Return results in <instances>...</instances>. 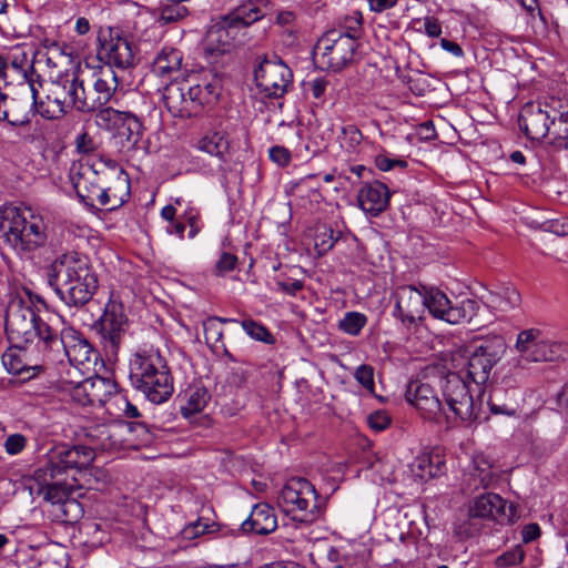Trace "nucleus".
<instances>
[{
  "label": "nucleus",
  "instance_id": "f257e3e1",
  "mask_svg": "<svg viewBox=\"0 0 568 568\" xmlns=\"http://www.w3.org/2000/svg\"><path fill=\"white\" fill-rule=\"evenodd\" d=\"M47 463L34 471L38 493L45 501L60 505L64 516L71 509H79V503L72 497L73 484L69 483V471L80 470L94 458L93 448L84 445H58L48 453Z\"/></svg>",
  "mask_w": 568,
  "mask_h": 568
},
{
  "label": "nucleus",
  "instance_id": "f03ea898",
  "mask_svg": "<svg viewBox=\"0 0 568 568\" xmlns=\"http://www.w3.org/2000/svg\"><path fill=\"white\" fill-rule=\"evenodd\" d=\"M48 283L69 307L88 304L99 287L98 274L89 257L74 251L58 255L48 267Z\"/></svg>",
  "mask_w": 568,
  "mask_h": 568
},
{
  "label": "nucleus",
  "instance_id": "7ed1b4c3",
  "mask_svg": "<svg viewBox=\"0 0 568 568\" xmlns=\"http://www.w3.org/2000/svg\"><path fill=\"white\" fill-rule=\"evenodd\" d=\"M132 388L152 404L168 402L174 392V378L168 359L153 344L138 346L129 358Z\"/></svg>",
  "mask_w": 568,
  "mask_h": 568
},
{
  "label": "nucleus",
  "instance_id": "20e7f679",
  "mask_svg": "<svg viewBox=\"0 0 568 568\" xmlns=\"http://www.w3.org/2000/svg\"><path fill=\"white\" fill-rule=\"evenodd\" d=\"M0 231L4 243L24 260H33L48 244L44 219L31 207H4L0 211Z\"/></svg>",
  "mask_w": 568,
  "mask_h": 568
},
{
  "label": "nucleus",
  "instance_id": "39448f33",
  "mask_svg": "<svg viewBox=\"0 0 568 568\" xmlns=\"http://www.w3.org/2000/svg\"><path fill=\"white\" fill-rule=\"evenodd\" d=\"M53 331L30 303L22 298H13L9 303L6 314V334L14 347L27 348L37 339L36 346L43 355Z\"/></svg>",
  "mask_w": 568,
  "mask_h": 568
},
{
  "label": "nucleus",
  "instance_id": "423d86ee",
  "mask_svg": "<svg viewBox=\"0 0 568 568\" xmlns=\"http://www.w3.org/2000/svg\"><path fill=\"white\" fill-rule=\"evenodd\" d=\"M443 404L447 415H443L447 423L450 419L471 424L486 419L483 412L485 392L479 395L474 384L457 373L447 374L442 381Z\"/></svg>",
  "mask_w": 568,
  "mask_h": 568
},
{
  "label": "nucleus",
  "instance_id": "0eeeda50",
  "mask_svg": "<svg viewBox=\"0 0 568 568\" xmlns=\"http://www.w3.org/2000/svg\"><path fill=\"white\" fill-rule=\"evenodd\" d=\"M314 485L305 478L293 477L281 490L278 503L283 511L301 524H312L322 515V504Z\"/></svg>",
  "mask_w": 568,
  "mask_h": 568
},
{
  "label": "nucleus",
  "instance_id": "6e6552de",
  "mask_svg": "<svg viewBox=\"0 0 568 568\" xmlns=\"http://www.w3.org/2000/svg\"><path fill=\"white\" fill-rule=\"evenodd\" d=\"M93 348L87 338L73 327L54 329L42 356L44 364H62L68 361L73 366L91 362Z\"/></svg>",
  "mask_w": 568,
  "mask_h": 568
},
{
  "label": "nucleus",
  "instance_id": "1a4fd4ad",
  "mask_svg": "<svg viewBox=\"0 0 568 568\" xmlns=\"http://www.w3.org/2000/svg\"><path fill=\"white\" fill-rule=\"evenodd\" d=\"M105 353L116 356L129 329V318L118 293L111 292L102 315L93 324Z\"/></svg>",
  "mask_w": 568,
  "mask_h": 568
},
{
  "label": "nucleus",
  "instance_id": "9d476101",
  "mask_svg": "<svg viewBox=\"0 0 568 568\" xmlns=\"http://www.w3.org/2000/svg\"><path fill=\"white\" fill-rule=\"evenodd\" d=\"M79 87L75 71L58 75L50 82L45 100L39 101L38 113L47 120H57L72 109L78 111Z\"/></svg>",
  "mask_w": 568,
  "mask_h": 568
},
{
  "label": "nucleus",
  "instance_id": "9b49d317",
  "mask_svg": "<svg viewBox=\"0 0 568 568\" xmlns=\"http://www.w3.org/2000/svg\"><path fill=\"white\" fill-rule=\"evenodd\" d=\"M506 349L501 337L483 341L469 353L465 367V378L476 386L479 395L483 385L489 379L493 367L500 361Z\"/></svg>",
  "mask_w": 568,
  "mask_h": 568
},
{
  "label": "nucleus",
  "instance_id": "f8f14e48",
  "mask_svg": "<svg viewBox=\"0 0 568 568\" xmlns=\"http://www.w3.org/2000/svg\"><path fill=\"white\" fill-rule=\"evenodd\" d=\"M435 318L456 325L471 322L477 315L479 304L475 300L466 298L454 305L448 296L437 287L425 286V310Z\"/></svg>",
  "mask_w": 568,
  "mask_h": 568
},
{
  "label": "nucleus",
  "instance_id": "ddd939ff",
  "mask_svg": "<svg viewBox=\"0 0 568 568\" xmlns=\"http://www.w3.org/2000/svg\"><path fill=\"white\" fill-rule=\"evenodd\" d=\"M98 57L104 67L126 70L134 64L132 43L119 27H101L98 33Z\"/></svg>",
  "mask_w": 568,
  "mask_h": 568
},
{
  "label": "nucleus",
  "instance_id": "4468645a",
  "mask_svg": "<svg viewBox=\"0 0 568 568\" xmlns=\"http://www.w3.org/2000/svg\"><path fill=\"white\" fill-rule=\"evenodd\" d=\"M254 79L260 93L266 98L278 99L292 87L293 72L276 55L264 57L254 69Z\"/></svg>",
  "mask_w": 568,
  "mask_h": 568
},
{
  "label": "nucleus",
  "instance_id": "2eb2a0df",
  "mask_svg": "<svg viewBox=\"0 0 568 568\" xmlns=\"http://www.w3.org/2000/svg\"><path fill=\"white\" fill-rule=\"evenodd\" d=\"M516 351L527 362H552L568 353L566 344L546 339L538 328H528L518 333Z\"/></svg>",
  "mask_w": 568,
  "mask_h": 568
},
{
  "label": "nucleus",
  "instance_id": "dca6fc26",
  "mask_svg": "<svg viewBox=\"0 0 568 568\" xmlns=\"http://www.w3.org/2000/svg\"><path fill=\"white\" fill-rule=\"evenodd\" d=\"M357 47L355 40L342 38L335 30H329L320 38L315 54L323 68L339 71L353 60Z\"/></svg>",
  "mask_w": 568,
  "mask_h": 568
},
{
  "label": "nucleus",
  "instance_id": "f3484780",
  "mask_svg": "<svg viewBox=\"0 0 568 568\" xmlns=\"http://www.w3.org/2000/svg\"><path fill=\"white\" fill-rule=\"evenodd\" d=\"M163 100L168 111L180 119L196 116L202 111L204 100L200 84L190 85L185 81L171 82L164 88Z\"/></svg>",
  "mask_w": 568,
  "mask_h": 568
},
{
  "label": "nucleus",
  "instance_id": "a211bd4d",
  "mask_svg": "<svg viewBox=\"0 0 568 568\" xmlns=\"http://www.w3.org/2000/svg\"><path fill=\"white\" fill-rule=\"evenodd\" d=\"M395 305L392 315L400 325L410 331L423 320L425 313V286L417 288L413 285H403L394 293Z\"/></svg>",
  "mask_w": 568,
  "mask_h": 568
},
{
  "label": "nucleus",
  "instance_id": "6ab92c4d",
  "mask_svg": "<svg viewBox=\"0 0 568 568\" xmlns=\"http://www.w3.org/2000/svg\"><path fill=\"white\" fill-rule=\"evenodd\" d=\"M28 89L31 100L28 97H9L0 91V121H6L11 126H27L30 124L34 113H38V90L32 80H28Z\"/></svg>",
  "mask_w": 568,
  "mask_h": 568
},
{
  "label": "nucleus",
  "instance_id": "aec40b11",
  "mask_svg": "<svg viewBox=\"0 0 568 568\" xmlns=\"http://www.w3.org/2000/svg\"><path fill=\"white\" fill-rule=\"evenodd\" d=\"M118 384L108 377L93 376L78 383L72 389V398L85 406L103 407L118 398Z\"/></svg>",
  "mask_w": 568,
  "mask_h": 568
},
{
  "label": "nucleus",
  "instance_id": "412c9836",
  "mask_svg": "<svg viewBox=\"0 0 568 568\" xmlns=\"http://www.w3.org/2000/svg\"><path fill=\"white\" fill-rule=\"evenodd\" d=\"M405 397L413 405L424 419L439 422L443 415H447L446 407L437 392L428 383L419 381L410 382L407 386Z\"/></svg>",
  "mask_w": 568,
  "mask_h": 568
},
{
  "label": "nucleus",
  "instance_id": "4be33fe9",
  "mask_svg": "<svg viewBox=\"0 0 568 568\" xmlns=\"http://www.w3.org/2000/svg\"><path fill=\"white\" fill-rule=\"evenodd\" d=\"M552 100L542 106L540 103H526L519 114L518 123L524 134L530 139L539 141L548 140L550 126L552 124Z\"/></svg>",
  "mask_w": 568,
  "mask_h": 568
},
{
  "label": "nucleus",
  "instance_id": "5701e85b",
  "mask_svg": "<svg viewBox=\"0 0 568 568\" xmlns=\"http://www.w3.org/2000/svg\"><path fill=\"white\" fill-rule=\"evenodd\" d=\"M552 124L546 141L547 146L556 153H568V97L552 99Z\"/></svg>",
  "mask_w": 568,
  "mask_h": 568
},
{
  "label": "nucleus",
  "instance_id": "b1692460",
  "mask_svg": "<svg viewBox=\"0 0 568 568\" xmlns=\"http://www.w3.org/2000/svg\"><path fill=\"white\" fill-rule=\"evenodd\" d=\"M144 131L142 118L129 111L114 131V136L120 144V151L129 154L140 150Z\"/></svg>",
  "mask_w": 568,
  "mask_h": 568
},
{
  "label": "nucleus",
  "instance_id": "393cba45",
  "mask_svg": "<svg viewBox=\"0 0 568 568\" xmlns=\"http://www.w3.org/2000/svg\"><path fill=\"white\" fill-rule=\"evenodd\" d=\"M104 183V178L91 169L83 170L73 178L77 195L84 205L90 207L100 205V193H102Z\"/></svg>",
  "mask_w": 568,
  "mask_h": 568
},
{
  "label": "nucleus",
  "instance_id": "a878e982",
  "mask_svg": "<svg viewBox=\"0 0 568 568\" xmlns=\"http://www.w3.org/2000/svg\"><path fill=\"white\" fill-rule=\"evenodd\" d=\"M390 192L386 184L379 181L365 183L357 195L361 209L372 215L377 216L388 206Z\"/></svg>",
  "mask_w": 568,
  "mask_h": 568
},
{
  "label": "nucleus",
  "instance_id": "bb28decb",
  "mask_svg": "<svg viewBox=\"0 0 568 568\" xmlns=\"http://www.w3.org/2000/svg\"><path fill=\"white\" fill-rule=\"evenodd\" d=\"M277 528V519L273 507L266 503L256 504L246 520L241 525L244 532L268 535Z\"/></svg>",
  "mask_w": 568,
  "mask_h": 568
},
{
  "label": "nucleus",
  "instance_id": "cd10ccee",
  "mask_svg": "<svg viewBox=\"0 0 568 568\" xmlns=\"http://www.w3.org/2000/svg\"><path fill=\"white\" fill-rule=\"evenodd\" d=\"M507 501L495 493H485L475 497L469 507L474 518L500 520L506 518Z\"/></svg>",
  "mask_w": 568,
  "mask_h": 568
},
{
  "label": "nucleus",
  "instance_id": "c85d7f7f",
  "mask_svg": "<svg viewBox=\"0 0 568 568\" xmlns=\"http://www.w3.org/2000/svg\"><path fill=\"white\" fill-rule=\"evenodd\" d=\"M196 148L222 163H227L230 159V140L224 131H207L199 139Z\"/></svg>",
  "mask_w": 568,
  "mask_h": 568
},
{
  "label": "nucleus",
  "instance_id": "c756f323",
  "mask_svg": "<svg viewBox=\"0 0 568 568\" xmlns=\"http://www.w3.org/2000/svg\"><path fill=\"white\" fill-rule=\"evenodd\" d=\"M445 463L438 454L423 453L409 464V471L417 480H428L444 473Z\"/></svg>",
  "mask_w": 568,
  "mask_h": 568
},
{
  "label": "nucleus",
  "instance_id": "7c9ffc66",
  "mask_svg": "<svg viewBox=\"0 0 568 568\" xmlns=\"http://www.w3.org/2000/svg\"><path fill=\"white\" fill-rule=\"evenodd\" d=\"M99 206L113 211L122 206L130 197V182L128 175L120 172L112 185L103 186Z\"/></svg>",
  "mask_w": 568,
  "mask_h": 568
},
{
  "label": "nucleus",
  "instance_id": "2f4dec72",
  "mask_svg": "<svg viewBox=\"0 0 568 568\" xmlns=\"http://www.w3.org/2000/svg\"><path fill=\"white\" fill-rule=\"evenodd\" d=\"M183 53L181 50L164 45L155 55L152 70L159 77H172L181 70Z\"/></svg>",
  "mask_w": 568,
  "mask_h": 568
},
{
  "label": "nucleus",
  "instance_id": "473e14b6",
  "mask_svg": "<svg viewBox=\"0 0 568 568\" xmlns=\"http://www.w3.org/2000/svg\"><path fill=\"white\" fill-rule=\"evenodd\" d=\"M234 48L235 47L231 42L230 37L223 32L217 23L211 27L205 40L204 52L206 59L211 62H215L217 57L230 53Z\"/></svg>",
  "mask_w": 568,
  "mask_h": 568
},
{
  "label": "nucleus",
  "instance_id": "72a5a7b5",
  "mask_svg": "<svg viewBox=\"0 0 568 568\" xmlns=\"http://www.w3.org/2000/svg\"><path fill=\"white\" fill-rule=\"evenodd\" d=\"M92 84L101 95L104 104H108L112 101L118 90V74L111 67H101L92 74Z\"/></svg>",
  "mask_w": 568,
  "mask_h": 568
},
{
  "label": "nucleus",
  "instance_id": "f704fd0d",
  "mask_svg": "<svg viewBox=\"0 0 568 568\" xmlns=\"http://www.w3.org/2000/svg\"><path fill=\"white\" fill-rule=\"evenodd\" d=\"M486 301L491 307L507 312L519 306L520 294L511 285H501L494 291H489Z\"/></svg>",
  "mask_w": 568,
  "mask_h": 568
},
{
  "label": "nucleus",
  "instance_id": "c9c22d12",
  "mask_svg": "<svg viewBox=\"0 0 568 568\" xmlns=\"http://www.w3.org/2000/svg\"><path fill=\"white\" fill-rule=\"evenodd\" d=\"M267 0H248L230 12L246 29L265 16Z\"/></svg>",
  "mask_w": 568,
  "mask_h": 568
},
{
  "label": "nucleus",
  "instance_id": "e433bc0d",
  "mask_svg": "<svg viewBox=\"0 0 568 568\" xmlns=\"http://www.w3.org/2000/svg\"><path fill=\"white\" fill-rule=\"evenodd\" d=\"M116 430L114 426L102 424L91 429L88 437L95 448L112 450L121 446V439Z\"/></svg>",
  "mask_w": 568,
  "mask_h": 568
},
{
  "label": "nucleus",
  "instance_id": "4c0bfd02",
  "mask_svg": "<svg viewBox=\"0 0 568 568\" xmlns=\"http://www.w3.org/2000/svg\"><path fill=\"white\" fill-rule=\"evenodd\" d=\"M26 348H17L13 345L2 354L1 361L4 368L13 375H20L29 369H41L39 364L29 365L26 362Z\"/></svg>",
  "mask_w": 568,
  "mask_h": 568
},
{
  "label": "nucleus",
  "instance_id": "58836bf2",
  "mask_svg": "<svg viewBox=\"0 0 568 568\" xmlns=\"http://www.w3.org/2000/svg\"><path fill=\"white\" fill-rule=\"evenodd\" d=\"M129 111H119L112 106L103 105L94 110V123L104 131H115Z\"/></svg>",
  "mask_w": 568,
  "mask_h": 568
},
{
  "label": "nucleus",
  "instance_id": "ea45409f",
  "mask_svg": "<svg viewBox=\"0 0 568 568\" xmlns=\"http://www.w3.org/2000/svg\"><path fill=\"white\" fill-rule=\"evenodd\" d=\"M470 476L475 481L478 480L483 488H487L493 484L495 480L493 464L486 455L477 454L474 456Z\"/></svg>",
  "mask_w": 568,
  "mask_h": 568
},
{
  "label": "nucleus",
  "instance_id": "a19ab883",
  "mask_svg": "<svg viewBox=\"0 0 568 568\" xmlns=\"http://www.w3.org/2000/svg\"><path fill=\"white\" fill-rule=\"evenodd\" d=\"M104 104L101 95L98 93L93 84L85 88L84 81L80 79L78 111L81 113H92L94 110L102 108Z\"/></svg>",
  "mask_w": 568,
  "mask_h": 568
},
{
  "label": "nucleus",
  "instance_id": "79ce46f5",
  "mask_svg": "<svg viewBox=\"0 0 568 568\" xmlns=\"http://www.w3.org/2000/svg\"><path fill=\"white\" fill-rule=\"evenodd\" d=\"M217 26L230 37L234 47L241 45L245 42L246 28L240 23L232 14L223 16L217 22Z\"/></svg>",
  "mask_w": 568,
  "mask_h": 568
},
{
  "label": "nucleus",
  "instance_id": "37998d69",
  "mask_svg": "<svg viewBox=\"0 0 568 568\" xmlns=\"http://www.w3.org/2000/svg\"><path fill=\"white\" fill-rule=\"evenodd\" d=\"M367 316L361 312H347L344 317L338 322V329L349 336L359 335L361 331L367 324Z\"/></svg>",
  "mask_w": 568,
  "mask_h": 568
},
{
  "label": "nucleus",
  "instance_id": "c03bdc74",
  "mask_svg": "<svg viewBox=\"0 0 568 568\" xmlns=\"http://www.w3.org/2000/svg\"><path fill=\"white\" fill-rule=\"evenodd\" d=\"M204 338L209 346L219 349L224 347L223 329L219 325V316H211L203 321Z\"/></svg>",
  "mask_w": 568,
  "mask_h": 568
},
{
  "label": "nucleus",
  "instance_id": "a18cd8bd",
  "mask_svg": "<svg viewBox=\"0 0 568 568\" xmlns=\"http://www.w3.org/2000/svg\"><path fill=\"white\" fill-rule=\"evenodd\" d=\"M209 398L210 395L205 388H194L193 392L189 395L186 404L181 409L182 415L189 417L190 415L202 412L205 408Z\"/></svg>",
  "mask_w": 568,
  "mask_h": 568
},
{
  "label": "nucleus",
  "instance_id": "49530a36",
  "mask_svg": "<svg viewBox=\"0 0 568 568\" xmlns=\"http://www.w3.org/2000/svg\"><path fill=\"white\" fill-rule=\"evenodd\" d=\"M181 2H172L168 4H163L160 8L158 22L162 26L175 23L184 19L189 10L186 7L181 6Z\"/></svg>",
  "mask_w": 568,
  "mask_h": 568
},
{
  "label": "nucleus",
  "instance_id": "de8ad7c7",
  "mask_svg": "<svg viewBox=\"0 0 568 568\" xmlns=\"http://www.w3.org/2000/svg\"><path fill=\"white\" fill-rule=\"evenodd\" d=\"M241 326L244 332L255 341L263 342L265 344H273L275 341L267 327L252 318L241 321Z\"/></svg>",
  "mask_w": 568,
  "mask_h": 568
},
{
  "label": "nucleus",
  "instance_id": "09e8293b",
  "mask_svg": "<svg viewBox=\"0 0 568 568\" xmlns=\"http://www.w3.org/2000/svg\"><path fill=\"white\" fill-rule=\"evenodd\" d=\"M180 216L185 223V226H189L187 237L192 240L197 236L204 226L200 209L189 205Z\"/></svg>",
  "mask_w": 568,
  "mask_h": 568
},
{
  "label": "nucleus",
  "instance_id": "8fccbe9b",
  "mask_svg": "<svg viewBox=\"0 0 568 568\" xmlns=\"http://www.w3.org/2000/svg\"><path fill=\"white\" fill-rule=\"evenodd\" d=\"M336 240L337 237L334 236V231L331 227H318L314 237V247L317 254L322 256L331 251Z\"/></svg>",
  "mask_w": 568,
  "mask_h": 568
},
{
  "label": "nucleus",
  "instance_id": "3c124183",
  "mask_svg": "<svg viewBox=\"0 0 568 568\" xmlns=\"http://www.w3.org/2000/svg\"><path fill=\"white\" fill-rule=\"evenodd\" d=\"M341 144L347 152H356L357 148L359 146L363 134L361 130L353 125H346L342 129V138H341Z\"/></svg>",
  "mask_w": 568,
  "mask_h": 568
},
{
  "label": "nucleus",
  "instance_id": "603ef678",
  "mask_svg": "<svg viewBox=\"0 0 568 568\" xmlns=\"http://www.w3.org/2000/svg\"><path fill=\"white\" fill-rule=\"evenodd\" d=\"M274 283L276 285L277 291L290 296H295L296 293L303 290L304 287L303 280L285 274H280L278 276H276L274 278Z\"/></svg>",
  "mask_w": 568,
  "mask_h": 568
},
{
  "label": "nucleus",
  "instance_id": "864d4df0",
  "mask_svg": "<svg viewBox=\"0 0 568 568\" xmlns=\"http://www.w3.org/2000/svg\"><path fill=\"white\" fill-rule=\"evenodd\" d=\"M342 38H349L357 42L362 34V16L356 13L354 17H346L345 23L339 29H334Z\"/></svg>",
  "mask_w": 568,
  "mask_h": 568
},
{
  "label": "nucleus",
  "instance_id": "5fc2aeb1",
  "mask_svg": "<svg viewBox=\"0 0 568 568\" xmlns=\"http://www.w3.org/2000/svg\"><path fill=\"white\" fill-rule=\"evenodd\" d=\"M375 165L378 170L388 172L395 169L405 170L408 163L404 159L393 158L389 153H381L375 156Z\"/></svg>",
  "mask_w": 568,
  "mask_h": 568
},
{
  "label": "nucleus",
  "instance_id": "6e6d98bb",
  "mask_svg": "<svg viewBox=\"0 0 568 568\" xmlns=\"http://www.w3.org/2000/svg\"><path fill=\"white\" fill-rule=\"evenodd\" d=\"M525 552L520 546H516L507 550L496 558V566L498 568H508L520 564L524 560Z\"/></svg>",
  "mask_w": 568,
  "mask_h": 568
},
{
  "label": "nucleus",
  "instance_id": "4d7b16f0",
  "mask_svg": "<svg viewBox=\"0 0 568 568\" xmlns=\"http://www.w3.org/2000/svg\"><path fill=\"white\" fill-rule=\"evenodd\" d=\"M354 378L367 392H369L371 394L374 393V390H375V383H374V368H373V366L367 365V364L359 365L358 367H356V369L354 372Z\"/></svg>",
  "mask_w": 568,
  "mask_h": 568
},
{
  "label": "nucleus",
  "instance_id": "13d9d810",
  "mask_svg": "<svg viewBox=\"0 0 568 568\" xmlns=\"http://www.w3.org/2000/svg\"><path fill=\"white\" fill-rule=\"evenodd\" d=\"M328 85V80L324 77H316L307 80L304 83V90L311 93L315 100L324 101L325 92Z\"/></svg>",
  "mask_w": 568,
  "mask_h": 568
},
{
  "label": "nucleus",
  "instance_id": "bf43d9fd",
  "mask_svg": "<svg viewBox=\"0 0 568 568\" xmlns=\"http://www.w3.org/2000/svg\"><path fill=\"white\" fill-rule=\"evenodd\" d=\"M501 389H495L487 399V405L489 410L494 415H506V416H515L516 409L514 407L508 406L507 404H498L497 402L500 399Z\"/></svg>",
  "mask_w": 568,
  "mask_h": 568
},
{
  "label": "nucleus",
  "instance_id": "052dcab7",
  "mask_svg": "<svg viewBox=\"0 0 568 568\" xmlns=\"http://www.w3.org/2000/svg\"><path fill=\"white\" fill-rule=\"evenodd\" d=\"M236 265L237 256L229 252H223L215 263V274L224 276L229 272L235 270Z\"/></svg>",
  "mask_w": 568,
  "mask_h": 568
},
{
  "label": "nucleus",
  "instance_id": "680f3d73",
  "mask_svg": "<svg viewBox=\"0 0 568 568\" xmlns=\"http://www.w3.org/2000/svg\"><path fill=\"white\" fill-rule=\"evenodd\" d=\"M27 445V438L22 434L9 435L4 440V449L9 455L20 454Z\"/></svg>",
  "mask_w": 568,
  "mask_h": 568
},
{
  "label": "nucleus",
  "instance_id": "e2e57ef3",
  "mask_svg": "<svg viewBox=\"0 0 568 568\" xmlns=\"http://www.w3.org/2000/svg\"><path fill=\"white\" fill-rule=\"evenodd\" d=\"M390 424V417L386 412L377 410L368 416V425L376 432L386 429Z\"/></svg>",
  "mask_w": 568,
  "mask_h": 568
},
{
  "label": "nucleus",
  "instance_id": "0e129e2a",
  "mask_svg": "<svg viewBox=\"0 0 568 568\" xmlns=\"http://www.w3.org/2000/svg\"><path fill=\"white\" fill-rule=\"evenodd\" d=\"M270 159L280 166H286L291 162V152L281 145L272 146L268 151Z\"/></svg>",
  "mask_w": 568,
  "mask_h": 568
},
{
  "label": "nucleus",
  "instance_id": "69168bd1",
  "mask_svg": "<svg viewBox=\"0 0 568 568\" xmlns=\"http://www.w3.org/2000/svg\"><path fill=\"white\" fill-rule=\"evenodd\" d=\"M519 2H520V6L531 16V18H535V13H537L544 28H546L547 19L539 8L538 0H519Z\"/></svg>",
  "mask_w": 568,
  "mask_h": 568
},
{
  "label": "nucleus",
  "instance_id": "338daca9",
  "mask_svg": "<svg viewBox=\"0 0 568 568\" xmlns=\"http://www.w3.org/2000/svg\"><path fill=\"white\" fill-rule=\"evenodd\" d=\"M166 234L176 236L179 240L184 239L185 223L179 216L176 220L168 223L164 227Z\"/></svg>",
  "mask_w": 568,
  "mask_h": 568
},
{
  "label": "nucleus",
  "instance_id": "774afa93",
  "mask_svg": "<svg viewBox=\"0 0 568 568\" xmlns=\"http://www.w3.org/2000/svg\"><path fill=\"white\" fill-rule=\"evenodd\" d=\"M424 29L425 33L430 38H438L442 34V26L434 17H425Z\"/></svg>",
  "mask_w": 568,
  "mask_h": 568
}]
</instances>
